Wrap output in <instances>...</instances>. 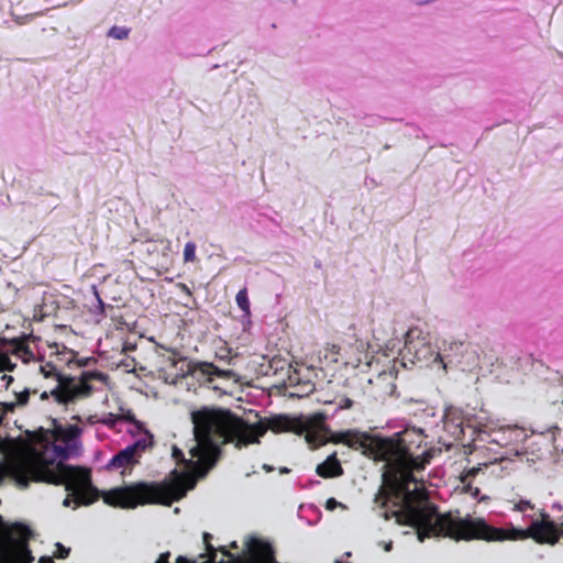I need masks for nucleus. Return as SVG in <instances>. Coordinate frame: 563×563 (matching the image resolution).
<instances>
[{"instance_id": "36", "label": "nucleus", "mask_w": 563, "mask_h": 563, "mask_svg": "<svg viewBox=\"0 0 563 563\" xmlns=\"http://www.w3.org/2000/svg\"><path fill=\"white\" fill-rule=\"evenodd\" d=\"M395 389H396V385H395V384H391V388H390L389 394H393V393L395 391Z\"/></svg>"}, {"instance_id": "5", "label": "nucleus", "mask_w": 563, "mask_h": 563, "mask_svg": "<svg viewBox=\"0 0 563 563\" xmlns=\"http://www.w3.org/2000/svg\"><path fill=\"white\" fill-rule=\"evenodd\" d=\"M307 429L308 424L301 418L276 415L250 424L229 409L213 407V434L223 438V442H234L238 449L258 443L267 430L302 434Z\"/></svg>"}, {"instance_id": "13", "label": "nucleus", "mask_w": 563, "mask_h": 563, "mask_svg": "<svg viewBox=\"0 0 563 563\" xmlns=\"http://www.w3.org/2000/svg\"><path fill=\"white\" fill-rule=\"evenodd\" d=\"M470 344L462 341H450L443 343L444 357L449 360V363L456 365H463L465 354L468 353Z\"/></svg>"}, {"instance_id": "21", "label": "nucleus", "mask_w": 563, "mask_h": 563, "mask_svg": "<svg viewBox=\"0 0 563 563\" xmlns=\"http://www.w3.org/2000/svg\"><path fill=\"white\" fill-rule=\"evenodd\" d=\"M217 439H220L221 440V444H225L227 442H223V438H221L220 435L218 434H213V466L217 464L218 460L220 459L221 456V446L220 444L217 442Z\"/></svg>"}, {"instance_id": "1", "label": "nucleus", "mask_w": 563, "mask_h": 563, "mask_svg": "<svg viewBox=\"0 0 563 563\" xmlns=\"http://www.w3.org/2000/svg\"><path fill=\"white\" fill-rule=\"evenodd\" d=\"M417 448L412 449V454H406L402 464L399 465L397 483L389 477V466L385 467L383 473V486L375 496L374 501L379 507H386L391 498L401 499L402 510L395 512L397 521L400 525H407L416 529L419 541L431 537L450 538L455 541H471L474 538L476 518H461L454 516L451 511L438 514L434 505L424 504L427 492L421 486H415L410 489V484H417L413 472H420L430 463L432 455L424 449V435L419 431Z\"/></svg>"}, {"instance_id": "29", "label": "nucleus", "mask_w": 563, "mask_h": 563, "mask_svg": "<svg viewBox=\"0 0 563 563\" xmlns=\"http://www.w3.org/2000/svg\"><path fill=\"white\" fill-rule=\"evenodd\" d=\"M339 503L334 498H329L325 503V508L328 510H334Z\"/></svg>"}, {"instance_id": "9", "label": "nucleus", "mask_w": 563, "mask_h": 563, "mask_svg": "<svg viewBox=\"0 0 563 563\" xmlns=\"http://www.w3.org/2000/svg\"><path fill=\"white\" fill-rule=\"evenodd\" d=\"M13 533L21 539L15 541L7 553L8 563H32L34 558L26 544V540L32 536L31 529L22 523L13 526ZM38 563H54L51 556H42Z\"/></svg>"}, {"instance_id": "16", "label": "nucleus", "mask_w": 563, "mask_h": 563, "mask_svg": "<svg viewBox=\"0 0 563 563\" xmlns=\"http://www.w3.org/2000/svg\"><path fill=\"white\" fill-rule=\"evenodd\" d=\"M90 486H91V483L89 485H87V487L81 488V489H68L66 487V490L70 492L74 495V499H71L70 497L65 498V500L63 503L64 506L69 507L71 505V503L75 504V507H77L80 504H86V505L90 504L91 501L85 500V496H84L85 490H87Z\"/></svg>"}, {"instance_id": "12", "label": "nucleus", "mask_w": 563, "mask_h": 563, "mask_svg": "<svg viewBox=\"0 0 563 563\" xmlns=\"http://www.w3.org/2000/svg\"><path fill=\"white\" fill-rule=\"evenodd\" d=\"M211 534L209 532L203 533V543L206 545V554H201L198 559L190 560L184 555H179L176 560V563H211ZM172 554L169 551H166L157 558L155 563H170Z\"/></svg>"}, {"instance_id": "4", "label": "nucleus", "mask_w": 563, "mask_h": 563, "mask_svg": "<svg viewBox=\"0 0 563 563\" xmlns=\"http://www.w3.org/2000/svg\"><path fill=\"white\" fill-rule=\"evenodd\" d=\"M419 439V431L415 429H405L396 432L390 437L379 434H369L358 430H346L335 434V442L342 443L350 449L361 451L362 454L374 462H384L389 466V477L397 483V474H399V465L408 454H412Z\"/></svg>"}, {"instance_id": "30", "label": "nucleus", "mask_w": 563, "mask_h": 563, "mask_svg": "<svg viewBox=\"0 0 563 563\" xmlns=\"http://www.w3.org/2000/svg\"><path fill=\"white\" fill-rule=\"evenodd\" d=\"M407 338H409V333L407 334ZM406 349L410 352L412 349V342L406 339Z\"/></svg>"}, {"instance_id": "7", "label": "nucleus", "mask_w": 563, "mask_h": 563, "mask_svg": "<svg viewBox=\"0 0 563 563\" xmlns=\"http://www.w3.org/2000/svg\"><path fill=\"white\" fill-rule=\"evenodd\" d=\"M57 386L51 390V395L58 404L68 405L78 399L89 397L93 391L92 380L106 383L108 376L101 372H84L81 376H65L55 373Z\"/></svg>"}, {"instance_id": "27", "label": "nucleus", "mask_w": 563, "mask_h": 563, "mask_svg": "<svg viewBox=\"0 0 563 563\" xmlns=\"http://www.w3.org/2000/svg\"><path fill=\"white\" fill-rule=\"evenodd\" d=\"M56 548H57V556L58 558L64 559L69 554L70 549L65 548L62 543H56Z\"/></svg>"}, {"instance_id": "31", "label": "nucleus", "mask_w": 563, "mask_h": 563, "mask_svg": "<svg viewBox=\"0 0 563 563\" xmlns=\"http://www.w3.org/2000/svg\"><path fill=\"white\" fill-rule=\"evenodd\" d=\"M552 509H556V510L561 511L563 509V506L560 503H554L552 505Z\"/></svg>"}, {"instance_id": "19", "label": "nucleus", "mask_w": 563, "mask_h": 563, "mask_svg": "<svg viewBox=\"0 0 563 563\" xmlns=\"http://www.w3.org/2000/svg\"><path fill=\"white\" fill-rule=\"evenodd\" d=\"M131 30L125 26L113 25L109 29L107 35L115 40H125L129 37Z\"/></svg>"}, {"instance_id": "22", "label": "nucleus", "mask_w": 563, "mask_h": 563, "mask_svg": "<svg viewBox=\"0 0 563 563\" xmlns=\"http://www.w3.org/2000/svg\"><path fill=\"white\" fill-rule=\"evenodd\" d=\"M196 245L192 242H188L184 249V260L185 262H191L195 258Z\"/></svg>"}, {"instance_id": "33", "label": "nucleus", "mask_w": 563, "mask_h": 563, "mask_svg": "<svg viewBox=\"0 0 563 563\" xmlns=\"http://www.w3.org/2000/svg\"><path fill=\"white\" fill-rule=\"evenodd\" d=\"M48 398V393L47 391H43L41 394V399H47Z\"/></svg>"}, {"instance_id": "35", "label": "nucleus", "mask_w": 563, "mask_h": 563, "mask_svg": "<svg viewBox=\"0 0 563 563\" xmlns=\"http://www.w3.org/2000/svg\"><path fill=\"white\" fill-rule=\"evenodd\" d=\"M230 547L233 548V549H238V544H236L235 541L231 542Z\"/></svg>"}, {"instance_id": "20", "label": "nucleus", "mask_w": 563, "mask_h": 563, "mask_svg": "<svg viewBox=\"0 0 563 563\" xmlns=\"http://www.w3.org/2000/svg\"><path fill=\"white\" fill-rule=\"evenodd\" d=\"M15 366L7 354L0 353V372H12Z\"/></svg>"}, {"instance_id": "8", "label": "nucleus", "mask_w": 563, "mask_h": 563, "mask_svg": "<svg viewBox=\"0 0 563 563\" xmlns=\"http://www.w3.org/2000/svg\"><path fill=\"white\" fill-rule=\"evenodd\" d=\"M153 443V435L147 430H144L136 441L115 453L106 464L104 468L107 471H120L122 475L130 474L132 468L139 464L142 454Z\"/></svg>"}, {"instance_id": "32", "label": "nucleus", "mask_w": 563, "mask_h": 563, "mask_svg": "<svg viewBox=\"0 0 563 563\" xmlns=\"http://www.w3.org/2000/svg\"><path fill=\"white\" fill-rule=\"evenodd\" d=\"M339 351H340V346H338V345L333 344V345H332V347H331V352H332L333 354H339Z\"/></svg>"}, {"instance_id": "6", "label": "nucleus", "mask_w": 563, "mask_h": 563, "mask_svg": "<svg viewBox=\"0 0 563 563\" xmlns=\"http://www.w3.org/2000/svg\"><path fill=\"white\" fill-rule=\"evenodd\" d=\"M532 539L538 544H556L563 539V516L558 523L531 522L528 528H496L489 526L483 518H476L473 540L505 541Z\"/></svg>"}, {"instance_id": "34", "label": "nucleus", "mask_w": 563, "mask_h": 563, "mask_svg": "<svg viewBox=\"0 0 563 563\" xmlns=\"http://www.w3.org/2000/svg\"><path fill=\"white\" fill-rule=\"evenodd\" d=\"M42 371L44 372V374H45V376H46V377L52 375V372H45V368H44V367H42Z\"/></svg>"}, {"instance_id": "11", "label": "nucleus", "mask_w": 563, "mask_h": 563, "mask_svg": "<svg viewBox=\"0 0 563 563\" xmlns=\"http://www.w3.org/2000/svg\"><path fill=\"white\" fill-rule=\"evenodd\" d=\"M522 433V430L518 428H507V429H500L498 431L487 432L483 429H474L472 431V434H476V438H474V441L479 442H487V443H495L499 446H507L510 443V435H520Z\"/></svg>"}, {"instance_id": "40", "label": "nucleus", "mask_w": 563, "mask_h": 563, "mask_svg": "<svg viewBox=\"0 0 563 563\" xmlns=\"http://www.w3.org/2000/svg\"><path fill=\"white\" fill-rule=\"evenodd\" d=\"M288 472H289V471H288V468H286V467L282 470V473H288Z\"/></svg>"}, {"instance_id": "38", "label": "nucleus", "mask_w": 563, "mask_h": 563, "mask_svg": "<svg viewBox=\"0 0 563 563\" xmlns=\"http://www.w3.org/2000/svg\"><path fill=\"white\" fill-rule=\"evenodd\" d=\"M98 301H99V305H100L101 309H103V302H102V300L99 297H98Z\"/></svg>"}, {"instance_id": "15", "label": "nucleus", "mask_w": 563, "mask_h": 563, "mask_svg": "<svg viewBox=\"0 0 563 563\" xmlns=\"http://www.w3.org/2000/svg\"><path fill=\"white\" fill-rule=\"evenodd\" d=\"M16 401H4L0 402V421L2 420L3 416L8 412H13L16 406H24L27 404L30 395L36 394L35 389L24 388L20 391L14 390L13 391Z\"/></svg>"}, {"instance_id": "24", "label": "nucleus", "mask_w": 563, "mask_h": 563, "mask_svg": "<svg viewBox=\"0 0 563 563\" xmlns=\"http://www.w3.org/2000/svg\"><path fill=\"white\" fill-rule=\"evenodd\" d=\"M214 357L219 358L220 361L231 360V350L227 346L220 347L219 351L214 353Z\"/></svg>"}, {"instance_id": "3", "label": "nucleus", "mask_w": 563, "mask_h": 563, "mask_svg": "<svg viewBox=\"0 0 563 563\" xmlns=\"http://www.w3.org/2000/svg\"><path fill=\"white\" fill-rule=\"evenodd\" d=\"M80 429L71 426L68 429L66 445H54V457L59 462L54 464V459L47 463L40 456L23 457L14 461L8 467L9 476L19 487L26 488L30 482H44L56 485H65L68 489H81L90 484V472L84 467L65 464L69 451L78 444Z\"/></svg>"}, {"instance_id": "41", "label": "nucleus", "mask_w": 563, "mask_h": 563, "mask_svg": "<svg viewBox=\"0 0 563 563\" xmlns=\"http://www.w3.org/2000/svg\"><path fill=\"white\" fill-rule=\"evenodd\" d=\"M475 473H476V470H475V468H473L472 471H470V473H468V474H472V475H473V474H475Z\"/></svg>"}, {"instance_id": "23", "label": "nucleus", "mask_w": 563, "mask_h": 563, "mask_svg": "<svg viewBox=\"0 0 563 563\" xmlns=\"http://www.w3.org/2000/svg\"><path fill=\"white\" fill-rule=\"evenodd\" d=\"M532 522H547V523H558V521L553 520L549 512L544 509L539 510V518L532 520Z\"/></svg>"}, {"instance_id": "18", "label": "nucleus", "mask_w": 563, "mask_h": 563, "mask_svg": "<svg viewBox=\"0 0 563 563\" xmlns=\"http://www.w3.org/2000/svg\"><path fill=\"white\" fill-rule=\"evenodd\" d=\"M235 301L238 307L244 312L245 316H250L251 313V306L247 295V289L243 288L239 290L235 297Z\"/></svg>"}, {"instance_id": "17", "label": "nucleus", "mask_w": 563, "mask_h": 563, "mask_svg": "<svg viewBox=\"0 0 563 563\" xmlns=\"http://www.w3.org/2000/svg\"><path fill=\"white\" fill-rule=\"evenodd\" d=\"M444 428L456 439H462L465 435V428L462 422L454 421V418L446 416L444 420Z\"/></svg>"}, {"instance_id": "39", "label": "nucleus", "mask_w": 563, "mask_h": 563, "mask_svg": "<svg viewBox=\"0 0 563 563\" xmlns=\"http://www.w3.org/2000/svg\"><path fill=\"white\" fill-rule=\"evenodd\" d=\"M264 468H265L267 472L272 471V467H269V466H267V465H264Z\"/></svg>"}, {"instance_id": "2", "label": "nucleus", "mask_w": 563, "mask_h": 563, "mask_svg": "<svg viewBox=\"0 0 563 563\" xmlns=\"http://www.w3.org/2000/svg\"><path fill=\"white\" fill-rule=\"evenodd\" d=\"M194 438L189 441L190 457L173 446V457L183 470H173L159 483L140 482L112 488L103 493L106 504L113 507L135 508L144 504L170 505L192 489L198 478L205 477L211 468V408L203 406L190 412Z\"/></svg>"}, {"instance_id": "26", "label": "nucleus", "mask_w": 563, "mask_h": 563, "mask_svg": "<svg viewBox=\"0 0 563 563\" xmlns=\"http://www.w3.org/2000/svg\"><path fill=\"white\" fill-rule=\"evenodd\" d=\"M212 371H213V376L230 377L233 375V372L231 369H221L220 367H218L214 364H213Z\"/></svg>"}, {"instance_id": "37", "label": "nucleus", "mask_w": 563, "mask_h": 563, "mask_svg": "<svg viewBox=\"0 0 563 563\" xmlns=\"http://www.w3.org/2000/svg\"><path fill=\"white\" fill-rule=\"evenodd\" d=\"M15 21H16L18 23H23V22H24V21H22V18H20V16H16V18H15Z\"/></svg>"}, {"instance_id": "14", "label": "nucleus", "mask_w": 563, "mask_h": 563, "mask_svg": "<svg viewBox=\"0 0 563 563\" xmlns=\"http://www.w3.org/2000/svg\"><path fill=\"white\" fill-rule=\"evenodd\" d=\"M316 473L322 478H333L343 474V467L338 460L336 454L333 453L317 466Z\"/></svg>"}, {"instance_id": "28", "label": "nucleus", "mask_w": 563, "mask_h": 563, "mask_svg": "<svg viewBox=\"0 0 563 563\" xmlns=\"http://www.w3.org/2000/svg\"><path fill=\"white\" fill-rule=\"evenodd\" d=\"M0 380L3 383V387H4L5 389H8V388H9V386L11 385V383H12L14 379H13V377H12V376H10V375H5V374H4V375H2V376H1Z\"/></svg>"}, {"instance_id": "10", "label": "nucleus", "mask_w": 563, "mask_h": 563, "mask_svg": "<svg viewBox=\"0 0 563 563\" xmlns=\"http://www.w3.org/2000/svg\"><path fill=\"white\" fill-rule=\"evenodd\" d=\"M172 365L180 373V375L192 382H197L200 389L208 390L211 382V364H191L185 358H173ZM188 386L195 383H187Z\"/></svg>"}, {"instance_id": "25", "label": "nucleus", "mask_w": 563, "mask_h": 563, "mask_svg": "<svg viewBox=\"0 0 563 563\" xmlns=\"http://www.w3.org/2000/svg\"><path fill=\"white\" fill-rule=\"evenodd\" d=\"M534 508V505L531 504L530 500H525V499H520L516 505H515V509L518 510V511H526L528 509H533Z\"/></svg>"}]
</instances>
